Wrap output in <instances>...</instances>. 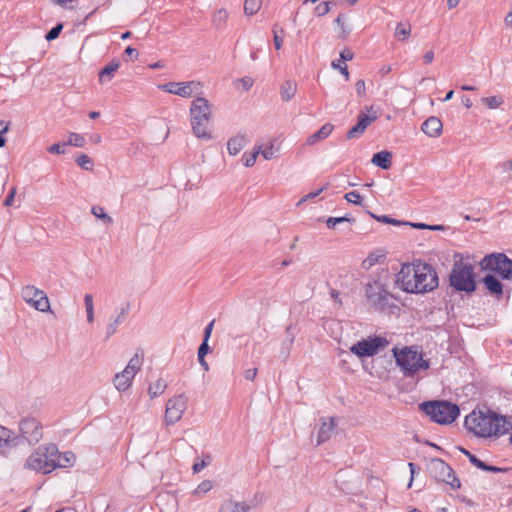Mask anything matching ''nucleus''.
Returning <instances> with one entry per match:
<instances>
[{
  "label": "nucleus",
  "instance_id": "nucleus-36",
  "mask_svg": "<svg viewBox=\"0 0 512 512\" xmlns=\"http://www.w3.org/2000/svg\"><path fill=\"white\" fill-rule=\"evenodd\" d=\"M336 5V2L334 1H323L314 8V14L318 17H322L328 14L331 8L335 7Z\"/></svg>",
  "mask_w": 512,
  "mask_h": 512
},
{
  "label": "nucleus",
  "instance_id": "nucleus-8",
  "mask_svg": "<svg viewBox=\"0 0 512 512\" xmlns=\"http://www.w3.org/2000/svg\"><path fill=\"white\" fill-rule=\"evenodd\" d=\"M390 342L383 336H370L362 339L350 348V351L360 358L372 357L389 346Z\"/></svg>",
  "mask_w": 512,
  "mask_h": 512
},
{
  "label": "nucleus",
  "instance_id": "nucleus-34",
  "mask_svg": "<svg viewBox=\"0 0 512 512\" xmlns=\"http://www.w3.org/2000/svg\"><path fill=\"white\" fill-rule=\"evenodd\" d=\"M91 213L98 219L102 220L103 223L107 226L111 225L113 223V219L111 216H109L103 207L101 206H93L91 208Z\"/></svg>",
  "mask_w": 512,
  "mask_h": 512
},
{
  "label": "nucleus",
  "instance_id": "nucleus-32",
  "mask_svg": "<svg viewBox=\"0 0 512 512\" xmlns=\"http://www.w3.org/2000/svg\"><path fill=\"white\" fill-rule=\"evenodd\" d=\"M167 387V383L164 379L159 378L154 384L149 386L148 394L153 399L162 395Z\"/></svg>",
  "mask_w": 512,
  "mask_h": 512
},
{
  "label": "nucleus",
  "instance_id": "nucleus-53",
  "mask_svg": "<svg viewBox=\"0 0 512 512\" xmlns=\"http://www.w3.org/2000/svg\"><path fill=\"white\" fill-rule=\"evenodd\" d=\"M353 57H354V54H353V52L349 48H344L340 52V59L342 61H350V60L353 59Z\"/></svg>",
  "mask_w": 512,
  "mask_h": 512
},
{
  "label": "nucleus",
  "instance_id": "nucleus-60",
  "mask_svg": "<svg viewBox=\"0 0 512 512\" xmlns=\"http://www.w3.org/2000/svg\"><path fill=\"white\" fill-rule=\"evenodd\" d=\"M257 375V368H251V369H247L245 372H244V378L246 380H254V378L256 377Z\"/></svg>",
  "mask_w": 512,
  "mask_h": 512
},
{
  "label": "nucleus",
  "instance_id": "nucleus-26",
  "mask_svg": "<svg viewBox=\"0 0 512 512\" xmlns=\"http://www.w3.org/2000/svg\"><path fill=\"white\" fill-rule=\"evenodd\" d=\"M334 126L331 123H325L316 133L307 138V144L314 145L316 142L326 139L333 131Z\"/></svg>",
  "mask_w": 512,
  "mask_h": 512
},
{
  "label": "nucleus",
  "instance_id": "nucleus-19",
  "mask_svg": "<svg viewBox=\"0 0 512 512\" xmlns=\"http://www.w3.org/2000/svg\"><path fill=\"white\" fill-rule=\"evenodd\" d=\"M442 128L441 120L434 116L426 119L421 125V130L429 137H438L442 132Z\"/></svg>",
  "mask_w": 512,
  "mask_h": 512
},
{
  "label": "nucleus",
  "instance_id": "nucleus-20",
  "mask_svg": "<svg viewBox=\"0 0 512 512\" xmlns=\"http://www.w3.org/2000/svg\"><path fill=\"white\" fill-rule=\"evenodd\" d=\"M130 304L126 303L124 306L120 308V311L116 315V317L107 325L106 329V338H110L113 334L116 333L118 326L124 321L126 315L129 313Z\"/></svg>",
  "mask_w": 512,
  "mask_h": 512
},
{
  "label": "nucleus",
  "instance_id": "nucleus-58",
  "mask_svg": "<svg viewBox=\"0 0 512 512\" xmlns=\"http://www.w3.org/2000/svg\"><path fill=\"white\" fill-rule=\"evenodd\" d=\"M214 323H215V320H212V321H211L210 323H208V325L205 327V329H204V336H203V340L209 341V338H210V336H211V333H212V329H213Z\"/></svg>",
  "mask_w": 512,
  "mask_h": 512
},
{
  "label": "nucleus",
  "instance_id": "nucleus-50",
  "mask_svg": "<svg viewBox=\"0 0 512 512\" xmlns=\"http://www.w3.org/2000/svg\"><path fill=\"white\" fill-rule=\"evenodd\" d=\"M355 89L359 97H363L366 92V86L364 80H358L355 84Z\"/></svg>",
  "mask_w": 512,
  "mask_h": 512
},
{
  "label": "nucleus",
  "instance_id": "nucleus-13",
  "mask_svg": "<svg viewBox=\"0 0 512 512\" xmlns=\"http://www.w3.org/2000/svg\"><path fill=\"white\" fill-rule=\"evenodd\" d=\"M265 501L263 493H256L254 498L248 502H238L232 499L225 500L219 508V512H249L252 508Z\"/></svg>",
  "mask_w": 512,
  "mask_h": 512
},
{
  "label": "nucleus",
  "instance_id": "nucleus-64",
  "mask_svg": "<svg viewBox=\"0 0 512 512\" xmlns=\"http://www.w3.org/2000/svg\"><path fill=\"white\" fill-rule=\"evenodd\" d=\"M241 82L243 83V86L246 90L250 89L253 85V80L249 77L242 78Z\"/></svg>",
  "mask_w": 512,
  "mask_h": 512
},
{
  "label": "nucleus",
  "instance_id": "nucleus-5",
  "mask_svg": "<svg viewBox=\"0 0 512 512\" xmlns=\"http://www.w3.org/2000/svg\"><path fill=\"white\" fill-rule=\"evenodd\" d=\"M397 366L406 377H413L419 370H427L430 361L423 358L414 347H405L399 350L397 347L392 350Z\"/></svg>",
  "mask_w": 512,
  "mask_h": 512
},
{
  "label": "nucleus",
  "instance_id": "nucleus-57",
  "mask_svg": "<svg viewBox=\"0 0 512 512\" xmlns=\"http://www.w3.org/2000/svg\"><path fill=\"white\" fill-rule=\"evenodd\" d=\"M273 33H274L273 40H274L275 48H276V50H280L283 45V38L278 34V32L275 29L273 30Z\"/></svg>",
  "mask_w": 512,
  "mask_h": 512
},
{
  "label": "nucleus",
  "instance_id": "nucleus-46",
  "mask_svg": "<svg viewBox=\"0 0 512 512\" xmlns=\"http://www.w3.org/2000/svg\"><path fill=\"white\" fill-rule=\"evenodd\" d=\"M344 198L349 203H352L355 205L362 204V197L357 191H350V192L346 193Z\"/></svg>",
  "mask_w": 512,
  "mask_h": 512
},
{
  "label": "nucleus",
  "instance_id": "nucleus-47",
  "mask_svg": "<svg viewBox=\"0 0 512 512\" xmlns=\"http://www.w3.org/2000/svg\"><path fill=\"white\" fill-rule=\"evenodd\" d=\"M66 146H63V144L60 143H54L51 146L47 148V151L51 154H64Z\"/></svg>",
  "mask_w": 512,
  "mask_h": 512
},
{
  "label": "nucleus",
  "instance_id": "nucleus-48",
  "mask_svg": "<svg viewBox=\"0 0 512 512\" xmlns=\"http://www.w3.org/2000/svg\"><path fill=\"white\" fill-rule=\"evenodd\" d=\"M260 147V154L265 160H271L274 158V151L273 146L270 145L269 147H266L265 149H262V146Z\"/></svg>",
  "mask_w": 512,
  "mask_h": 512
},
{
  "label": "nucleus",
  "instance_id": "nucleus-45",
  "mask_svg": "<svg viewBox=\"0 0 512 512\" xmlns=\"http://www.w3.org/2000/svg\"><path fill=\"white\" fill-rule=\"evenodd\" d=\"M212 489V482H201L197 488L193 490V494L202 497L204 494Z\"/></svg>",
  "mask_w": 512,
  "mask_h": 512
},
{
  "label": "nucleus",
  "instance_id": "nucleus-56",
  "mask_svg": "<svg viewBox=\"0 0 512 512\" xmlns=\"http://www.w3.org/2000/svg\"><path fill=\"white\" fill-rule=\"evenodd\" d=\"M84 303H85L86 312H88L90 310L91 311L94 310L93 296L91 294H86L85 295Z\"/></svg>",
  "mask_w": 512,
  "mask_h": 512
},
{
  "label": "nucleus",
  "instance_id": "nucleus-51",
  "mask_svg": "<svg viewBox=\"0 0 512 512\" xmlns=\"http://www.w3.org/2000/svg\"><path fill=\"white\" fill-rule=\"evenodd\" d=\"M15 194H16V188L13 187L11 189V191L9 192V194L7 195V197L5 198L4 202H3V205L5 207H10L12 206L13 202H14V197H15Z\"/></svg>",
  "mask_w": 512,
  "mask_h": 512
},
{
  "label": "nucleus",
  "instance_id": "nucleus-62",
  "mask_svg": "<svg viewBox=\"0 0 512 512\" xmlns=\"http://www.w3.org/2000/svg\"><path fill=\"white\" fill-rule=\"evenodd\" d=\"M434 59V52L432 50L430 51H427L424 56H423V60L426 64H430L432 63Z\"/></svg>",
  "mask_w": 512,
  "mask_h": 512
},
{
  "label": "nucleus",
  "instance_id": "nucleus-10",
  "mask_svg": "<svg viewBox=\"0 0 512 512\" xmlns=\"http://www.w3.org/2000/svg\"><path fill=\"white\" fill-rule=\"evenodd\" d=\"M21 296L24 301L40 312L50 311V303L47 294L33 285L22 288Z\"/></svg>",
  "mask_w": 512,
  "mask_h": 512
},
{
  "label": "nucleus",
  "instance_id": "nucleus-52",
  "mask_svg": "<svg viewBox=\"0 0 512 512\" xmlns=\"http://www.w3.org/2000/svg\"><path fill=\"white\" fill-rule=\"evenodd\" d=\"M367 213L370 215V217H372L373 219H375L376 221L378 222H381V223H384V224H388L389 223V220L391 217H389L388 215H376L374 214L373 212L371 211H367Z\"/></svg>",
  "mask_w": 512,
  "mask_h": 512
},
{
  "label": "nucleus",
  "instance_id": "nucleus-41",
  "mask_svg": "<svg viewBox=\"0 0 512 512\" xmlns=\"http://www.w3.org/2000/svg\"><path fill=\"white\" fill-rule=\"evenodd\" d=\"M336 25L340 28L339 38L346 40L350 34V30L345 27L344 24V15L339 14L338 17L334 21Z\"/></svg>",
  "mask_w": 512,
  "mask_h": 512
},
{
  "label": "nucleus",
  "instance_id": "nucleus-59",
  "mask_svg": "<svg viewBox=\"0 0 512 512\" xmlns=\"http://www.w3.org/2000/svg\"><path fill=\"white\" fill-rule=\"evenodd\" d=\"M124 53L128 56H130L132 58V60H137L138 59V56H139V52L137 51V49L135 48H132L131 46H128Z\"/></svg>",
  "mask_w": 512,
  "mask_h": 512
},
{
  "label": "nucleus",
  "instance_id": "nucleus-39",
  "mask_svg": "<svg viewBox=\"0 0 512 512\" xmlns=\"http://www.w3.org/2000/svg\"><path fill=\"white\" fill-rule=\"evenodd\" d=\"M86 144L85 138L77 133H70L68 142L63 143V146H75V147H84Z\"/></svg>",
  "mask_w": 512,
  "mask_h": 512
},
{
  "label": "nucleus",
  "instance_id": "nucleus-55",
  "mask_svg": "<svg viewBox=\"0 0 512 512\" xmlns=\"http://www.w3.org/2000/svg\"><path fill=\"white\" fill-rule=\"evenodd\" d=\"M209 351L208 341L203 340L198 348V357H205Z\"/></svg>",
  "mask_w": 512,
  "mask_h": 512
},
{
  "label": "nucleus",
  "instance_id": "nucleus-61",
  "mask_svg": "<svg viewBox=\"0 0 512 512\" xmlns=\"http://www.w3.org/2000/svg\"><path fill=\"white\" fill-rule=\"evenodd\" d=\"M207 465V462L205 460H201L200 462H196L193 464V472L198 473L200 472L205 466Z\"/></svg>",
  "mask_w": 512,
  "mask_h": 512
},
{
  "label": "nucleus",
  "instance_id": "nucleus-29",
  "mask_svg": "<svg viewBox=\"0 0 512 512\" xmlns=\"http://www.w3.org/2000/svg\"><path fill=\"white\" fill-rule=\"evenodd\" d=\"M143 351L138 349L135 355L130 359L128 365L125 367L131 373L136 375V373L140 370L143 363Z\"/></svg>",
  "mask_w": 512,
  "mask_h": 512
},
{
  "label": "nucleus",
  "instance_id": "nucleus-2",
  "mask_svg": "<svg viewBox=\"0 0 512 512\" xmlns=\"http://www.w3.org/2000/svg\"><path fill=\"white\" fill-rule=\"evenodd\" d=\"M464 427L475 436L482 438L499 437L512 429V425L505 416L488 408L474 409L465 417Z\"/></svg>",
  "mask_w": 512,
  "mask_h": 512
},
{
  "label": "nucleus",
  "instance_id": "nucleus-27",
  "mask_svg": "<svg viewBox=\"0 0 512 512\" xmlns=\"http://www.w3.org/2000/svg\"><path fill=\"white\" fill-rule=\"evenodd\" d=\"M297 92V84L294 81L287 80L280 87L281 99L285 102L290 101Z\"/></svg>",
  "mask_w": 512,
  "mask_h": 512
},
{
  "label": "nucleus",
  "instance_id": "nucleus-9",
  "mask_svg": "<svg viewBox=\"0 0 512 512\" xmlns=\"http://www.w3.org/2000/svg\"><path fill=\"white\" fill-rule=\"evenodd\" d=\"M53 460L49 456L46 445L38 447L27 459L25 467L42 474H48L55 470Z\"/></svg>",
  "mask_w": 512,
  "mask_h": 512
},
{
  "label": "nucleus",
  "instance_id": "nucleus-43",
  "mask_svg": "<svg viewBox=\"0 0 512 512\" xmlns=\"http://www.w3.org/2000/svg\"><path fill=\"white\" fill-rule=\"evenodd\" d=\"M115 71H113L112 67L105 66L100 72H99V82L101 84H104L106 82H109L114 77Z\"/></svg>",
  "mask_w": 512,
  "mask_h": 512
},
{
  "label": "nucleus",
  "instance_id": "nucleus-49",
  "mask_svg": "<svg viewBox=\"0 0 512 512\" xmlns=\"http://www.w3.org/2000/svg\"><path fill=\"white\" fill-rule=\"evenodd\" d=\"M331 65L334 69H338L341 72V74L344 75L346 80H349V72L348 67L346 65H341L336 61H333Z\"/></svg>",
  "mask_w": 512,
  "mask_h": 512
},
{
  "label": "nucleus",
  "instance_id": "nucleus-22",
  "mask_svg": "<svg viewBox=\"0 0 512 512\" xmlns=\"http://www.w3.org/2000/svg\"><path fill=\"white\" fill-rule=\"evenodd\" d=\"M134 377L135 375L126 368L122 372L117 373L113 380L116 389L118 391H126L131 386Z\"/></svg>",
  "mask_w": 512,
  "mask_h": 512
},
{
  "label": "nucleus",
  "instance_id": "nucleus-44",
  "mask_svg": "<svg viewBox=\"0 0 512 512\" xmlns=\"http://www.w3.org/2000/svg\"><path fill=\"white\" fill-rule=\"evenodd\" d=\"M63 29V24L62 23H57L52 29H50L46 35H45V39L47 41H53L55 40L56 38H58L59 34L61 33Z\"/></svg>",
  "mask_w": 512,
  "mask_h": 512
},
{
  "label": "nucleus",
  "instance_id": "nucleus-14",
  "mask_svg": "<svg viewBox=\"0 0 512 512\" xmlns=\"http://www.w3.org/2000/svg\"><path fill=\"white\" fill-rule=\"evenodd\" d=\"M21 438L26 440L30 445L37 444L42 436V427L35 418H25L19 424Z\"/></svg>",
  "mask_w": 512,
  "mask_h": 512
},
{
  "label": "nucleus",
  "instance_id": "nucleus-35",
  "mask_svg": "<svg viewBox=\"0 0 512 512\" xmlns=\"http://www.w3.org/2000/svg\"><path fill=\"white\" fill-rule=\"evenodd\" d=\"M434 468H435V470L439 471L441 474L446 475L449 478L452 477L453 480H458L456 478L454 470L448 464H446L444 461L437 460L434 463Z\"/></svg>",
  "mask_w": 512,
  "mask_h": 512
},
{
  "label": "nucleus",
  "instance_id": "nucleus-31",
  "mask_svg": "<svg viewBox=\"0 0 512 512\" xmlns=\"http://www.w3.org/2000/svg\"><path fill=\"white\" fill-rule=\"evenodd\" d=\"M383 288L384 284L376 280L372 283H367L365 286V295L368 301L371 302V300H373Z\"/></svg>",
  "mask_w": 512,
  "mask_h": 512
},
{
  "label": "nucleus",
  "instance_id": "nucleus-24",
  "mask_svg": "<svg viewBox=\"0 0 512 512\" xmlns=\"http://www.w3.org/2000/svg\"><path fill=\"white\" fill-rule=\"evenodd\" d=\"M371 162L375 166L387 170L392 165V153L386 150L377 152L372 156Z\"/></svg>",
  "mask_w": 512,
  "mask_h": 512
},
{
  "label": "nucleus",
  "instance_id": "nucleus-40",
  "mask_svg": "<svg viewBox=\"0 0 512 512\" xmlns=\"http://www.w3.org/2000/svg\"><path fill=\"white\" fill-rule=\"evenodd\" d=\"M482 102L489 108V109H496L499 106H501L504 102L502 96H490V97H484L482 98Z\"/></svg>",
  "mask_w": 512,
  "mask_h": 512
},
{
  "label": "nucleus",
  "instance_id": "nucleus-63",
  "mask_svg": "<svg viewBox=\"0 0 512 512\" xmlns=\"http://www.w3.org/2000/svg\"><path fill=\"white\" fill-rule=\"evenodd\" d=\"M10 127V122H5L3 120H0V134H5L8 132Z\"/></svg>",
  "mask_w": 512,
  "mask_h": 512
},
{
  "label": "nucleus",
  "instance_id": "nucleus-17",
  "mask_svg": "<svg viewBox=\"0 0 512 512\" xmlns=\"http://www.w3.org/2000/svg\"><path fill=\"white\" fill-rule=\"evenodd\" d=\"M377 119L376 113L369 116L364 112H360L358 115L357 124L350 128L346 134L347 139L359 138L366 130V128Z\"/></svg>",
  "mask_w": 512,
  "mask_h": 512
},
{
  "label": "nucleus",
  "instance_id": "nucleus-21",
  "mask_svg": "<svg viewBox=\"0 0 512 512\" xmlns=\"http://www.w3.org/2000/svg\"><path fill=\"white\" fill-rule=\"evenodd\" d=\"M335 426H336V423L334 421V418H330L329 420L322 421L320 428L318 430L317 445H320V444L328 441L331 438L332 433L335 429Z\"/></svg>",
  "mask_w": 512,
  "mask_h": 512
},
{
  "label": "nucleus",
  "instance_id": "nucleus-4",
  "mask_svg": "<svg viewBox=\"0 0 512 512\" xmlns=\"http://www.w3.org/2000/svg\"><path fill=\"white\" fill-rule=\"evenodd\" d=\"M430 420L441 425L453 423L460 414V408L457 404L445 400H433L423 402L419 405Z\"/></svg>",
  "mask_w": 512,
  "mask_h": 512
},
{
  "label": "nucleus",
  "instance_id": "nucleus-1",
  "mask_svg": "<svg viewBox=\"0 0 512 512\" xmlns=\"http://www.w3.org/2000/svg\"><path fill=\"white\" fill-rule=\"evenodd\" d=\"M396 284L407 293L424 294L438 287L436 270L428 263L415 260L403 264L396 275Z\"/></svg>",
  "mask_w": 512,
  "mask_h": 512
},
{
  "label": "nucleus",
  "instance_id": "nucleus-33",
  "mask_svg": "<svg viewBox=\"0 0 512 512\" xmlns=\"http://www.w3.org/2000/svg\"><path fill=\"white\" fill-rule=\"evenodd\" d=\"M411 34V25L399 23L395 29V38L399 41H405Z\"/></svg>",
  "mask_w": 512,
  "mask_h": 512
},
{
  "label": "nucleus",
  "instance_id": "nucleus-25",
  "mask_svg": "<svg viewBox=\"0 0 512 512\" xmlns=\"http://www.w3.org/2000/svg\"><path fill=\"white\" fill-rule=\"evenodd\" d=\"M483 284L486 287V289L489 290V292L491 294H494L496 296H502V294H503V285L500 282V280L497 279L494 275L487 274L483 278Z\"/></svg>",
  "mask_w": 512,
  "mask_h": 512
},
{
  "label": "nucleus",
  "instance_id": "nucleus-30",
  "mask_svg": "<svg viewBox=\"0 0 512 512\" xmlns=\"http://www.w3.org/2000/svg\"><path fill=\"white\" fill-rule=\"evenodd\" d=\"M228 12L226 9L221 8L218 9L212 18V23L217 29H222L225 27L227 20H228Z\"/></svg>",
  "mask_w": 512,
  "mask_h": 512
},
{
  "label": "nucleus",
  "instance_id": "nucleus-6",
  "mask_svg": "<svg viewBox=\"0 0 512 512\" xmlns=\"http://www.w3.org/2000/svg\"><path fill=\"white\" fill-rule=\"evenodd\" d=\"M449 282L456 291L474 292L476 290L474 266L463 260L455 261L449 275Z\"/></svg>",
  "mask_w": 512,
  "mask_h": 512
},
{
  "label": "nucleus",
  "instance_id": "nucleus-23",
  "mask_svg": "<svg viewBox=\"0 0 512 512\" xmlns=\"http://www.w3.org/2000/svg\"><path fill=\"white\" fill-rule=\"evenodd\" d=\"M393 296L392 294H390L386 289L385 287L379 292L378 295H376V297L371 300V304L378 310H381V311H384L385 309L387 308H390L392 305H391V300H392Z\"/></svg>",
  "mask_w": 512,
  "mask_h": 512
},
{
  "label": "nucleus",
  "instance_id": "nucleus-28",
  "mask_svg": "<svg viewBox=\"0 0 512 512\" xmlns=\"http://www.w3.org/2000/svg\"><path fill=\"white\" fill-rule=\"evenodd\" d=\"M246 138L244 135H237L231 138L227 143V150L230 155H237L246 145Z\"/></svg>",
  "mask_w": 512,
  "mask_h": 512
},
{
  "label": "nucleus",
  "instance_id": "nucleus-3",
  "mask_svg": "<svg viewBox=\"0 0 512 512\" xmlns=\"http://www.w3.org/2000/svg\"><path fill=\"white\" fill-rule=\"evenodd\" d=\"M190 122L194 135L203 140L212 139L208 124L212 118V105L204 97H196L190 106Z\"/></svg>",
  "mask_w": 512,
  "mask_h": 512
},
{
  "label": "nucleus",
  "instance_id": "nucleus-18",
  "mask_svg": "<svg viewBox=\"0 0 512 512\" xmlns=\"http://www.w3.org/2000/svg\"><path fill=\"white\" fill-rule=\"evenodd\" d=\"M20 443L18 436L12 437V432L0 425V454L4 455L10 448Z\"/></svg>",
  "mask_w": 512,
  "mask_h": 512
},
{
  "label": "nucleus",
  "instance_id": "nucleus-38",
  "mask_svg": "<svg viewBox=\"0 0 512 512\" xmlns=\"http://www.w3.org/2000/svg\"><path fill=\"white\" fill-rule=\"evenodd\" d=\"M259 154H260V147L255 148L254 151L251 152V153L245 152L242 155L243 164L246 167H252L255 164L256 159H257Z\"/></svg>",
  "mask_w": 512,
  "mask_h": 512
},
{
  "label": "nucleus",
  "instance_id": "nucleus-16",
  "mask_svg": "<svg viewBox=\"0 0 512 512\" xmlns=\"http://www.w3.org/2000/svg\"><path fill=\"white\" fill-rule=\"evenodd\" d=\"M461 452L466 455L469 459V461L476 466L477 468L488 471V472H495V473H502L507 478H512V468H501L493 465L486 464L479 458H477L474 454H472L470 451L460 448Z\"/></svg>",
  "mask_w": 512,
  "mask_h": 512
},
{
  "label": "nucleus",
  "instance_id": "nucleus-37",
  "mask_svg": "<svg viewBox=\"0 0 512 512\" xmlns=\"http://www.w3.org/2000/svg\"><path fill=\"white\" fill-rule=\"evenodd\" d=\"M261 0H245L244 13L248 16L256 14L261 7Z\"/></svg>",
  "mask_w": 512,
  "mask_h": 512
},
{
  "label": "nucleus",
  "instance_id": "nucleus-15",
  "mask_svg": "<svg viewBox=\"0 0 512 512\" xmlns=\"http://www.w3.org/2000/svg\"><path fill=\"white\" fill-rule=\"evenodd\" d=\"M46 450L53 460V466L56 468H67L74 465L76 456L73 452L67 451L60 453L55 444L46 445Z\"/></svg>",
  "mask_w": 512,
  "mask_h": 512
},
{
  "label": "nucleus",
  "instance_id": "nucleus-54",
  "mask_svg": "<svg viewBox=\"0 0 512 512\" xmlns=\"http://www.w3.org/2000/svg\"><path fill=\"white\" fill-rule=\"evenodd\" d=\"M322 191H323V188H320V189H318L316 191L308 193L307 195H305L303 198H301L299 200L297 205H300V204H302L303 202H305V201H307L309 199H313V198L317 197Z\"/></svg>",
  "mask_w": 512,
  "mask_h": 512
},
{
  "label": "nucleus",
  "instance_id": "nucleus-42",
  "mask_svg": "<svg viewBox=\"0 0 512 512\" xmlns=\"http://www.w3.org/2000/svg\"><path fill=\"white\" fill-rule=\"evenodd\" d=\"M76 163L82 169L87 170V171L92 170V168H93V161L86 154H81L79 157H77Z\"/></svg>",
  "mask_w": 512,
  "mask_h": 512
},
{
  "label": "nucleus",
  "instance_id": "nucleus-12",
  "mask_svg": "<svg viewBox=\"0 0 512 512\" xmlns=\"http://www.w3.org/2000/svg\"><path fill=\"white\" fill-rule=\"evenodd\" d=\"M187 409V398L181 394L168 400L165 411V422L167 425L177 423Z\"/></svg>",
  "mask_w": 512,
  "mask_h": 512
},
{
  "label": "nucleus",
  "instance_id": "nucleus-7",
  "mask_svg": "<svg viewBox=\"0 0 512 512\" xmlns=\"http://www.w3.org/2000/svg\"><path fill=\"white\" fill-rule=\"evenodd\" d=\"M482 270L492 271L504 280L512 279V259L504 253L486 255L480 262Z\"/></svg>",
  "mask_w": 512,
  "mask_h": 512
},
{
  "label": "nucleus",
  "instance_id": "nucleus-11",
  "mask_svg": "<svg viewBox=\"0 0 512 512\" xmlns=\"http://www.w3.org/2000/svg\"><path fill=\"white\" fill-rule=\"evenodd\" d=\"M159 89L170 94L178 95L184 98H189L199 93L201 89V83L197 81L168 82L159 85Z\"/></svg>",
  "mask_w": 512,
  "mask_h": 512
}]
</instances>
